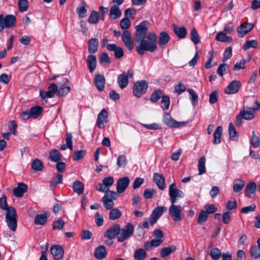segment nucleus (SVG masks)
Here are the masks:
<instances>
[{"label": "nucleus", "instance_id": "39", "mask_svg": "<svg viewBox=\"0 0 260 260\" xmlns=\"http://www.w3.org/2000/svg\"><path fill=\"white\" fill-rule=\"evenodd\" d=\"M229 134L230 140L233 141L237 140L238 133L235 128L234 124L232 122L229 124Z\"/></svg>", "mask_w": 260, "mask_h": 260}, {"label": "nucleus", "instance_id": "50", "mask_svg": "<svg viewBox=\"0 0 260 260\" xmlns=\"http://www.w3.org/2000/svg\"><path fill=\"white\" fill-rule=\"evenodd\" d=\"M83 6H79L77 7L76 12L80 18H84L87 15V10L85 8V3L83 2Z\"/></svg>", "mask_w": 260, "mask_h": 260}, {"label": "nucleus", "instance_id": "61", "mask_svg": "<svg viewBox=\"0 0 260 260\" xmlns=\"http://www.w3.org/2000/svg\"><path fill=\"white\" fill-rule=\"evenodd\" d=\"M130 25L131 21L127 17L123 18L120 22V27L124 30H126V29L130 26Z\"/></svg>", "mask_w": 260, "mask_h": 260}, {"label": "nucleus", "instance_id": "60", "mask_svg": "<svg viewBox=\"0 0 260 260\" xmlns=\"http://www.w3.org/2000/svg\"><path fill=\"white\" fill-rule=\"evenodd\" d=\"M18 7L20 12H23L26 11L28 9L27 0H19Z\"/></svg>", "mask_w": 260, "mask_h": 260}, {"label": "nucleus", "instance_id": "48", "mask_svg": "<svg viewBox=\"0 0 260 260\" xmlns=\"http://www.w3.org/2000/svg\"><path fill=\"white\" fill-rule=\"evenodd\" d=\"M170 97L168 95H164L161 100L160 107L164 110H167L170 107Z\"/></svg>", "mask_w": 260, "mask_h": 260}, {"label": "nucleus", "instance_id": "54", "mask_svg": "<svg viewBox=\"0 0 260 260\" xmlns=\"http://www.w3.org/2000/svg\"><path fill=\"white\" fill-rule=\"evenodd\" d=\"M251 144L255 148H258L260 145V140L259 138L255 135L254 131L252 132Z\"/></svg>", "mask_w": 260, "mask_h": 260}, {"label": "nucleus", "instance_id": "22", "mask_svg": "<svg viewBox=\"0 0 260 260\" xmlns=\"http://www.w3.org/2000/svg\"><path fill=\"white\" fill-rule=\"evenodd\" d=\"M86 63L89 69V72L92 73L95 70L96 67V58L95 55L90 54L88 56Z\"/></svg>", "mask_w": 260, "mask_h": 260}, {"label": "nucleus", "instance_id": "9", "mask_svg": "<svg viewBox=\"0 0 260 260\" xmlns=\"http://www.w3.org/2000/svg\"><path fill=\"white\" fill-rule=\"evenodd\" d=\"M163 122L169 126L172 127H180L186 125V122L184 121L178 122L173 119L171 115L167 112L164 114Z\"/></svg>", "mask_w": 260, "mask_h": 260}, {"label": "nucleus", "instance_id": "42", "mask_svg": "<svg viewBox=\"0 0 260 260\" xmlns=\"http://www.w3.org/2000/svg\"><path fill=\"white\" fill-rule=\"evenodd\" d=\"M250 253L252 258L256 259L260 257V247L257 245L251 246L250 249Z\"/></svg>", "mask_w": 260, "mask_h": 260}, {"label": "nucleus", "instance_id": "5", "mask_svg": "<svg viewBox=\"0 0 260 260\" xmlns=\"http://www.w3.org/2000/svg\"><path fill=\"white\" fill-rule=\"evenodd\" d=\"M149 24V21H143L135 26L136 32L135 33V40L137 42L139 43L141 40L145 39Z\"/></svg>", "mask_w": 260, "mask_h": 260}, {"label": "nucleus", "instance_id": "18", "mask_svg": "<svg viewBox=\"0 0 260 260\" xmlns=\"http://www.w3.org/2000/svg\"><path fill=\"white\" fill-rule=\"evenodd\" d=\"M153 180L160 190H162L166 188L165 180L162 175L157 173H154Z\"/></svg>", "mask_w": 260, "mask_h": 260}, {"label": "nucleus", "instance_id": "43", "mask_svg": "<svg viewBox=\"0 0 260 260\" xmlns=\"http://www.w3.org/2000/svg\"><path fill=\"white\" fill-rule=\"evenodd\" d=\"M47 220V217L45 214L37 215L35 218V223L37 225H43Z\"/></svg>", "mask_w": 260, "mask_h": 260}, {"label": "nucleus", "instance_id": "14", "mask_svg": "<svg viewBox=\"0 0 260 260\" xmlns=\"http://www.w3.org/2000/svg\"><path fill=\"white\" fill-rule=\"evenodd\" d=\"M254 25L252 23H243L237 28V32L238 36L243 38L248 32L250 31L253 28Z\"/></svg>", "mask_w": 260, "mask_h": 260}, {"label": "nucleus", "instance_id": "23", "mask_svg": "<svg viewBox=\"0 0 260 260\" xmlns=\"http://www.w3.org/2000/svg\"><path fill=\"white\" fill-rule=\"evenodd\" d=\"M94 84L96 88L100 91L104 90L105 84V78L101 74H98L94 78Z\"/></svg>", "mask_w": 260, "mask_h": 260}, {"label": "nucleus", "instance_id": "8", "mask_svg": "<svg viewBox=\"0 0 260 260\" xmlns=\"http://www.w3.org/2000/svg\"><path fill=\"white\" fill-rule=\"evenodd\" d=\"M134 76V71L132 69L128 70L126 73H123L118 75L117 78V83L121 89H123L127 86L128 84V79L132 78Z\"/></svg>", "mask_w": 260, "mask_h": 260}, {"label": "nucleus", "instance_id": "38", "mask_svg": "<svg viewBox=\"0 0 260 260\" xmlns=\"http://www.w3.org/2000/svg\"><path fill=\"white\" fill-rule=\"evenodd\" d=\"M30 116L32 118H37L43 112V108L40 106H34L30 109Z\"/></svg>", "mask_w": 260, "mask_h": 260}, {"label": "nucleus", "instance_id": "1", "mask_svg": "<svg viewBox=\"0 0 260 260\" xmlns=\"http://www.w3.org/2000/svg\"><path fill=\"white\" fill-rule=\"evenodd\" d=\"M169 194L171 205L169 208V214L173 220L176 222L183 219L182 209L180 205H176L177 200L184 197V192L178 189L175 183H173L169 186Z\"/></svg>", "mask_w": 260, "mask_h": 260}, {"label": "nucleus", "instance_id": "4", "mask_svg": "<svg viewBox=\"0 0 260 260\" xmlns=\"http://www.w3.org/2000/svg\"><path fill=\"white\" fill-rule=\"evenodd\" d=\"M119 231L117 241L121 243L131 237L134 233L135 228L131 222H128L124 228L120 227Z\"/></svg>", "mask_w": 260, "mask_h": 260}, {"label": "nucleus", "instance_id": "26", "mask_svg": "<svg viewBox=\"0 0 260 260\" xmlns=\"http://www.w3.org/2000/svg\"><path fill=\"white\" fill-rule=\"evenodd\" d=\"M99 41L94 38H91L88 41V52L90 53H95L98 50Z\"/></svg>", "mask_w": 260, "mask_h": 260}, {"label": "nucleus", "instance_id": "53", "mask_svg": "<svg viewBox=\"0 0 260 260\" xmlns=\"http://www.w3.org/2000/svg\"><path fill=\"white\" fill-rule=\"evenodd\" d=\"M190 39L192 42L197 45L200 42L199 36L195 28H193L190 32Z\"/></svg>", "mask_w": 260, "mask_h": 260}, {"label": "nucleus", "instance_id": "44", "mask_svg": "<svg viewBox=\"0 0 260 260\" xmlns=\"http://www.w3.org/2000/svg\"><path fill=\"white\" fill-rule=\"evenodd\" d=\"M163 93L161 90H155L151 94L150 100L153 103L157 102L163 96Z\"/></svg>", "mask_w": 260, "mask_h": 260}, {"label": "nucleus", "instance_id": "21", "mask_svg": "<svg viewBox=\"0 0 260 260\" xmlns=\"http://www.w3.org/2000/svg\"><path fill=\"white\" fill-rule=\"evenodd\" d=\"M68 82L67 78H64L63 80V84L59 83L57 85L59 86V89L58 90V96H63L66 95L71 91V87L69 86H64V84Z\"/></svg>", "mask_w": 260, "mask_h": 260}, {"label": "nucleus", "instance_id": "27", "mask_svg": "<svg viewBox=\"0 0 260 260\" xmlns=\"http://www.w3.org/2000/svg\"><path fill=\"white\" fill-rule=\"evenodd\" d=\"M49 158L50 161L58 162L61 160V156L57 150L52 149L49 151Z\"/></svg>", "mask_w": 260, "mask_h": 260}, {"label": "nucleus", "instance_id": "49", "mask_svg": "<svg viewBox=\"0 0 260 260\" xmlns=\"http://www.w3.org/2000/svg\"><path fill=\"white\" fill-rule=\"evenodd\" d=\"M245 185V181L243 180H238V181L233 185V191L235 193L240 192Z\"/></svg>", "mask_w": 260, "mask_h": 260}, {"label": "nucleus", "instance_id": "29", "mask_svg": "<svg viewBox=\"0 0 260 260\" xmlns=\"http://www.w3.org/2000/svg\"><path fill=\"white\" fill-rule=\"evenodd\" d=\"M73 188L75 192L79 195L82 194L84 192V185L79 180H76L73 182Z\"/></svg>", "mask_w": 260, "mask_h": 260}, {"label": "nucleus", "instance_id": "15", "mask_svg": "<svg viewBox=\"0 0 260 260\" xmlns=\"http://www.w3.org/2000/svg\"><path fill=\"white\" fill-rule=\"evenodd\" d=\"M129 184V179L127 177L119 178L117 181L116 189L118 193H123Z\"/></svg>", "mask_w": 260, "mask_h": 260}, {"label": "nucleus", "instance_id": "58", "mask_svg": "<svg viewBox=\"0 0 260 260\" xmlns=\"http://www.w3.org/2000/svg\"><path fill=\"white\" fill-rule=\"evenodd\" d=\"M215 55L216 53L213 51H210L208 53L207 55V58L208 59L205 64V68L206 69H209L211 68V62Z\"/></svg>", "mask_w": 260, "mask_h": 260}, {"label": "nucleus", "instance_id": "30", "mask_svg": "<svg viewBox=\"0 0 260 260\" xmlns=\"http://www.w3.org/2000/svg\"><path fill=\"white\" fill-rule=\"evenodd\" d=\"M170 36L167 32H161L158 38L159 45L161 46L167 44L170 41Z\"/></svg>", "mask_w": 260, "mask_h": 260}, {"label": "nucleus", "instance_id": "12", "mask_svg": "<svg viewBox=\"0 0 260 260\" xmlns=\"http://www.w3.org/2000/svg\"><path fill=\"white\" fill-rule=\"evenodd\" d=\"M107 122L108 113L107 111L103 109L98 114L96 125L100 128H104Z\"/></svg>", "mask_w": 260, "mask_h": 260}, {"label": "nucleus", "instance_id": "52", "mask_svg": "<svg viewBox=\"0 0 260 260\" xmlns=\"http://www.w3.org/2000/svg\"><path fill=\"white\" fill-rule=\"evenodd\" d=\"M229 69V66L226 63H222L219 66L217 70V73L220 76H222L226 74V71Z\"/></svg>", "mask_w": 260, "mask_h": 260}, {"label": "nucleus", "instance_id": "28", "mask_svg": "<svg viewBox=\"0 0 260 260\" xmlns=\"http://www.w3.org/2000/svg\"><path fill=\"white\" fill-rule=\"evenodd\" d=\"M222 134V127L221 126H218L216 128L214 133V139L213 143L217 145L221 142V137Z\"/></svg>", "mask_w": 260, "mask_h": 260}, {"label": "nucleus", "instance_id": "51", "mask_svg": "<svg viewBox=\"0 0 260 260\" xmlns=\"http://www.w3.org/2000/svg\"><path fill=\"white\" fill-rule=\"evenodd\" d=\"M210 256L212 259L218 260L221 256V251L217 248H213L211 250Z\"/></svg>", "mask_w": 260, "mask_h": 260}, {"label": "nucleus", "instance_id": "24", "mask_svg": "<svg viewBox=\"0 0 260 260\" xmlns=\"http://www.w3.org/2000/svg\"><path fill=\"white\" fill-rule=\"evenodd\" d=\"M94 256L99 260H102L106 257L107 251L106 248L103 245H100L94 251Z\"/></svg>", "mask_w": 260, "mask_h": 260}, {"label": "nucleus", "instance_id": "59", "mask_svg": "<svg viewBox=\"0 0 260 260\" xmlns=\"http://www.w3.org/2000/svg\"><path fill=\"white\" fill-rule=\"evenodd\" d=\"M86 152L85 150H81L74 152L73 159L75 161L79 160L82 158L85 155Z\"/></svg>", "mask_w": 260, "mask_h": 260}, {"label": "nucleus", "instance_id": "10", "mask_svg": "<svg viewBox=\"0 0 260 260\" xmlns=\"http://www.w3.org/2000/svg\"><path fill=\"white\" fill-rule=\"evenodd\" d=\"M241 87V82L238 80L232 81L225 88L224 92L227 94L237 93Z\"/></svg>", "mask_w": 260, "mask_h": 260}, {"label": "nucleus", "instance_id": "37", "mask_svg": "<svg viewBox=\"0 0 260 260\" xmlns=\"http://www.w3.org/2000/svg\"><path fill=\"white\" fill-rule=\"evenodd\" d=\"M205 162L206 158L205 156H202L199 160L198 167L199 175L204 174L206 172L205 168Z\"/></svg>", "mask_w": 260, "mask_h": 260}, {"label": "nucleus", "instance_id": "41", "mask_svg": "<svg viewBox=\"0 0 260 260\" xmlns=\"http://www.w3.org/2000/svg\"><path fill=\"white\" fill-rule=\"evenodd\" d=\"M99 18V13L95 11H92L88 18V21L90 24H96L98 22Z\"/></svg>", "mask_w": 260, "mask_h": 260}, {"label": "nucleus", "instance_id": "45", "mask_svg": "<svg viewBox=\"0 0 260 260\" xmlns=\"http://www.w3.org/2000/svg\"><path fill=\"white\" fill-rule=\"evenodd\" d=\"M258 42L256 40H252L246 41L242 46V49L244 50H248L251 48H256Z\"/></svg>", "mask_w": 260, "mask_h": 260}, {"label": "nucleus", "instance_id": "32", "mask_svg": "<svg viewBox=\"0 0 260 260\" xmlns=\"http://www.w3.org/2000/svg\"><path fill=\"white\" fill-rule=\"evenodd\" d=\"M176 250V247L174 245L170 247H165L160 250V256L163 258L166 257L170 255L172 253L175 252Z\"/></svg>", "mask_w": 260, "mask_h": 260}, {"label": "nucleus", "instance_id": "62", "mask_svg": "<svg viewBox=\"0 0 260 260\" xmlns=\"http://www.w3.org/2000/svg\"><path fill=\"white\" fill-rule=\"evenodd\" d=\"M156 192V190L154 189L147 188L144 191V197L146 199H151Z\"/></svg>", "mask_w": 260, "mask_h": 260}, {"label": "nucleus", "instance_id": "19", "mask_svg": "<svg viewBox=\"0 0 260 260\" xmlns=\"http://www.w3.org/2000/svg\"><path fill=\"white\" fill-rule=\"evenodd\" d=\"M51 253L56 259H61L64 254L63 248L59 245H54L50 249Z\"/></svg>", "mask_w": 260, "mask_h": 260}, {"label": "nucleus", "instance_id": "63", "mask_svg": "<svg viewBox=\"0 0 260 260\" xmlns=\"http://www.w3.org/2000/svg\"><path fill=\"white\" fill-rule=\"evenodd\" d=\"M100 62L101 63L110 64L111 63V59L106 53H102L101 54Z\"/></svg>", "mask_w": 260, "mask_h": 260}, {"label": "nucleus", "instance_id": "2", "mask_svg": "<svg viewBox=\"0 0 260 260\" xmlns=\"http://www.w3.org/2000/svg\"><path fill=\"white\" fill-rule=\"evenodd\" d=\"M139 43L136 50L140 55H144L146 51L152 52L157 48V36L155 33L150 32L147 36V40L143 39Z\"/></svg>", "mask_w": 260, "mask_h": 260}, {"label": "nucleus", "instance_id": "34", "mask_svg": "<svg viewBox=\"0 0 260 260\" xmlns=\"http://www.w3.org/2000/svg\"><path fill=\"white\" fill-rule=\"evenodd\" d=\"M216 39L221 42H230L233 40L232 37L226 36V34L222 31H220L217 34Z\"/></svg>", "mask_w": 260, "mask_h": 260}, {"label": "nucleus", "instance_id": "17", "mask_svg": "<svg viewBox=\"0 0 260 260\" xmlns=\"http://www.w3.org/2000/svg\"><path fill=\"white\" fill-rule=\"evenodd\" d=\"M27 190V186L24 183H18L17 186L13 189L14 195L17 198H21Z\"/></svg>", "mask_w": 260, "mask_h": 260}, {"label": "nucleus", "instance_id": "25", "mask_svg": "<svg viewBox=\"0 0 260 260\" xmlns=\"http://www.w3.org/2000/svg\"><path fill=\"white\" fill-rule=\"evenodd\" d=\"M253 112L251 108L243 107L242 110L240 113L242 114L244 119L250 120L254 118Z\"/></svg>", "mask_w": 260, "mask_h": 260}, {"label": "nucleus", "instance_id": "64", "mask_svg": "<svg viewBox=\"0 0 260 260\" xmlns=\"http://www.w3.org/2000/svg\"><path fill=\"white\" fill-rule=\"evenodd\" d=\"M117 164L119 167H124L126 164V156L124 154L119 156L117 158Z\"/></svg>", "mask_w": 260, "mask_h": 260}, {"label": "nucleus", "instance_id": "13", "mask_svg": "<svg viewBox=\"0 0 260 260\" xmlns=\"http://www.w3.org/2000/svg\"><path fill=\"white\" fill-rule=\"evenodd\" d=\"M120 225L115 224L109 228L105 233L104 236L108 239H114L118 237L119 233Z\"/></svg>", "mask_w": 260, "mask_h": 260}, {"label": "nucleus", "instance_id": "57", "mask_svg": "<svg viewBox=\"0 0 260 260\" xmlns=\"http://www.w3.org/2000/svg\"><path fill=\"white\" fill-rule=\"evenodd\" d=\"M208 217V214H207V212L205 210H202L200 212L199 215L198 216L197 222L199 224H202L205 222L207 220Z\"/></svg>", "mask_w": 260, "mask_h": 260}, {"label": "nucleus", "instance_id": "33", "mask_svg": "<svg viewBox=\"0 0 260 260\" xmlns=\"http://www.w3.org/2000/svg\"><path fill=\"white\" fill-rule=\"evenodd\" d=\"M147 256V253L143 248H139L135 251L134 257L136 260H144Z\"/></svg>", "mask_w": 260, "mask_h": 260}, {"label": "nucleus", "instance_id": "35", "mask_svg": "<svg viewBox=\"0 0 260 260\" xmlns=\"http://www.w3.org/2000/svg\"><path fill=\"white\" fill-rule=\"evenodd\" d=\"M174 31L176 36L179 38L181 39L184 38L186 37L187 33L186 28L184 26L180 27L175 26Z\"/></svg>", "mask_w": 260, "mask_h": 260}, {"label": "nucleus", "instance_id": "16", "mask_svg": "<svg viewBox=\"0 0 260 260\" xmlns=\"http://www.w3.org/2000/svg\"><path fill=\"white\" fill-rule=\"evenodd\" d=\"M107 48L109 51L114 52L116 58L119 59L123 56L124 52L122 48L117 46L115 44H107Z\"/></svg>", "mask_w": 260, "mask_h": 260}, {"label": "nucleus", "instance_id": "56", "mask_svg": "<svg viewBox=\"0 0 260 260\" xmlns=\"http://www.w3.org/2000/svg\"><path fill=\"white\" fill-rule=\"evenodd\" d=\"M63 175L61 174H58L54 179L50 181V185L51 187L55 186L57 184L60 183L62 182Z\"/></svg>", "mask_w": 260, "mask_h": 260}, {"label": "nucleus", "instance_id": "47", "mask_svg": "<svg viewBox=\"0 0 260 260\" xmlns=\"http://www.w3.org/2000/svg\"><path fill=\"white\" fill-rule=\"evenodd\" d=\"M44 168V165L43 162L38 159H34L31 164V168L36 171H39L43 170Z\"/></svg>", "mask_w": 260, "mask_h": 260}, {"label": "nucleus", "instance_id": "6", "mask_svg": "<svg viewBox=\"0 0 260 260\" xmlns=\"http://www.w3.org/2000/svg\"><path fill=\"white\" fill-rule=\"evenodd\" d=\"M16 23V18L14 15L0 14V31H2L5 27L9 28L13 27Z\"/></svg>", "mask_w": 260, "mask_h": 260}, {"label": "nucleus", "instance_id": "31", "mask_svg": "<svg viewBox=\"0 0 260 260\" xmlns=\"http://www.w3.org/2000/svg\"><path fill=\"white\" fill-rule=\"evenodd\" d=\"M256 188V184L255 183L251 182L247 184L245 188V195L250 198L251 194L254 193Z\"/></svg>", "mask_w": 260, "mask_h": 260}, {"label": "nucleus", "instance_id": "7", "mask_svg": "<svg viewBox=\"0 0 260 260\" xmlns=\"http://www.w3.org/2000/svg\"><path fill=\"white\" fill-rule=\"evenodd\" d=\"M148 87V82L145 80H141L136 82L133 87L134 95L137 97H140L145 93Z\"/></svg>", "mask_w": 260, "mask_h": 260}, {"label": "nucleus", "instance_id": "11", "mask_svg": "<svg viewBox=\"0 0 260 260\" xmlns=\"http://www.w3.org/2000/svg\"><path fill=\"white\" fill-rule=\"evenodd\" d=\"M58 90L57 85L54 83H51L48 87V90L47 91L41 90L40 94L41 98L43 99L52 98L54 97L56 92H58Z\"/></svg>", "mask_w": 260, "mask_h": 260}, {"label": "nucleus", "instance_id": "3", "mask_svg": "<svg viewBox=\"0 0 260 260\" xmlns=\"http://www.w3.org/2000/svg\"><path fill=\"white\" fill-rule=\"evenodd\" d=\"M6 222L9 228L12 231H16L17 226V214L16 209L10 206L6 210Z\"/></svg>", "mask_w": 260, "mask_h": 260}, {"label": "nucleus", "instance_id": "20", "mask_svg": "<svg viewBox=\"0 0 260 260\" xmlns=\"http://www.w3.org/2000/svg\"><path fill=\"white\" fill-rule=\"evenodd\" d=\"M122 15V12L119 7L117 5H112L109 10V16L112 19H117Z\"/></svg>", "mask_w": 260, "mask_h": 260}, {"label": "nucleus", "instance_id": "46", "mask_svg": "<svg viewBox=\"0 0 260 260\" xmlns=\"http://www.w3.org/2000/svg\"><path fill=\"white\" fill-rule=\"evenodd\" d=\"M187 91L189 94V99L193 106H195L198 102V95L192 89L188 88Z\"/></svg>", "mask_w": 260, "mask_h": 260}, {"label": "nucleus", "instance_id": "36", "mask_svg": "<svg viewBox=\"0 0 260 260\" xmlns=\"http://www.w3.org/2000/svg\"><path fill=\"white\" fill-rule=\"evenodd\" d=\"M101 201L104 204L105 208L107 210H111L114 206L113 201L111 199H109L107 196H104L101 200Z\"/></svg>", "mask_w": 260, "mask_h": 260}, {"label": "nucleus", "instance_id": "55", "mask_svg": "<svg viewBox=\"0 0 260 260\" xmlns=\"http://www.w3.org/2000/svg\"><path fill=\"white\" fill-rule=\"evenodd\" d=\"M64 224L65 222L62 219L55 220L53 223L52 229L54 230H62Z\"/></svg>", "mask_w": 260, "mask_h": 260}, {"label": "nucleus", "instance_id": "40", "mask_svg": "<svg viewBox=\"0 0 260 260\" xmlns=\"http://www.w3.org/2000/svg\"><path fill=\"white\" fill-rule=\"evenodd\" d=\"M121 216V212L118 208L111 209L109 213V218L112 220H115L119 218Z\"/></svg>", "mask_w": 260, "mask_h": 260}]
</instances>
